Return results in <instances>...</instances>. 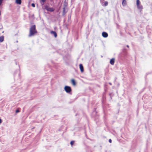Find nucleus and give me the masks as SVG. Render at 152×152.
<instances>
[{"instance_id":"24","label":"nucleus","mask_w":152,"mask_h":152,"mask_svg":"<svg viewBox=\"0 0 152 152\" xmlns=\"http://www.w3.org/2000/svg\"><path fill=\"white\" fill-rule=\"evenodd\" d=\"M126 47L128 48H129V46L128 45H127Z\"/></svg>"},{"instance_id":"11","label":"nucleus","mask_w":152,"mask_h":152,"mask_svg":"<svg viewBox=\"0 0 152 152\" xmlns=\"http://www.w3.org/2000/svg\"><path fill=\"white\" fill-rule=\"evenodd\" d=\"M4 39V37L3 36H2L0 37V42H2Z\"/></svg>"},{"instance_id":"2","label":"nucleus","mask_w":152,"mask_h":152,"mask_svg":"<svg viewBox=\"0 0 152 152\" xmlns=\"http://www.w3.org/2000/svg\"><path fill=\"white\" fill-rule=\"evenodd\" d=\"M64 90L67 93H69L71 91V89L70 87L66 86L65 87Z\"/></svg>"},{"instance_id":"16","label":"nucleus","mask_w":152,"mask_h":152,"mask_svg":"<svg viewBox=\"0 0 152 152\" xmlns=\"http://www.w3.org/2000/svg\"><path fill=\"white\" fill-rule=\"evenodd\" d=\"M74 143V141H72L70 142V144L71 145H73Z\"/></svg>"},{"instance_id":"23","label":"nucleus","mask_w":152,"mask_h":152,"mask_svg":"<svg viewBox=\"0 0 152 152\" xmlns=\"http://www.w3.org/2000/svg\"><path fill=\"white\" fill-rule=\"evenodd\" d=\"M2 122L0 118V124Z\"/></svg>"},{"instance_id":"4","label":"nucleus","mask_w":152,"mask_h":152,"mask_svg":"<svg viewBox=\"0 0 152 152\" xmlns=\"http://www.w3.org/2000/svg\"><path fill=\"white\" fill-rule=\"evenodd\" d=\"M102 36L106 38L108 37V35L107 33L104 32L102 33Z\"/></svg>"},{"instance_id":"14","label":"nucleus","mask_w":152,"mask_h":152,"mask_svg":"<svg viewBox=\"0 0 152 152\" xmlns=\"http://www.w3.org/2000/svg\"><path fill=\"white\" fill-rule=\"evenodd\" d=\"M136 4L137 6L140 4V2L139 0H137Z\"/></svg>"},{"instance_id":"17","label":"nucleus","mask_w":152,"mask_h":152,"mask_svg":"<svg viewBox=\"0 0 152 152\" xmlns=\"http://www.w3.org/2000/svg\"><path fill=\"white\" fill-rule=\"evenodd\" d=\"M104 0H100V2L102 4H103V1Z\"/></svg>"},{"instance_id":"3","label":"nucleus","mask_w":152,"mask_h":152,"mask_svg":"<svg viewBox=\"0 0 152 152\" xmlns=\"http://www.w3.org/2000/svg\"><path fill=\"white\" fill-rule=\"evenodd\" d=\"M45 9L48 11L50 12H53L54 10V9L53 8L49 7L48 6H47L45 7Z\"/></svg>"},{"instance_id":"13","label":"nucleus","mask_w":152,"mask_h":152,"mask_svg":"<svg viewBox=\"0 0 152 152\" xmlns=\"http://www.w3.org/2000/svg\"><path fill=\"white\" fill-rule=\"evenodd\" d=\"M72 83L74 85H76L74 79L72 80Z\"/></svg>"},{"instance_id":"9","label":"nucleus","mask_w":152,"mask_h":152,"mask_svg":"<svg viewBox=\"0 0 152 152\" xmlns=\"http://www.w3.org/2000/svg\"><path fill=\"white\" fill-rule=\"evenodd\" d=\"M126 4V0H123L122 1V5L124 7Z\"/></svg>"},{"instance_id":"15","label":"nucleus","mask_w":152,"mask_h":152,"mask_svg":"<svg viewBox=\"0 0 152 152\" xmlns=\"http://www.w3.org/2000/svg\"><path fill=\"white\" fill-rule=\"evenodd\" d=\"M65 7L63 8V13L64 14L66 13L65 12Z\"/></svg>"},{"instance_id":"22","label":"nucleus","mask_w":152,"mask_h":152,"mask_svg":"<svg viewBox=\"0 0 152 152\" xmlns=\"http://www.w3.org/2000/svg\"><path fill=\"white\" fill-rule=\"evenodd\" d=\"M109 142L110 143H111L112 142V140L111 139H110L109 140Z\"/></svg>"},{"instance_id":"8","label":"nucleus","mask_w":152,"mask_h":152,"mask_svg":"<svg viewBox=\"0 0 152 152\" xmlns=\"http://www.w3.org/2000/svg\"><path fill=\"white\" fill-rule=\"evenodd\" d=\"M137 7L138 8V9L139 10H142L143 9V7L140 4H139V5H137Z\"/></svg>"},{"instance_id":"21","label":"nucleus","mask_w":152,"mask_h":152,"mask_svg":"<svg viewBox=\"0 0 152 152\" xmlns=\"http://www.w3.org/2000/svg\"><path fill=\"white\" fill-rule=\"evenodd\" d=\"M20 111L18 110H17L16 111V113H17L19 112Z\"/></svg>"},{"instance_id":"25","label":"nucleus","mask_w":152,"mask_h":152,"mask_svg":"<svg viewBox=\"0 0 152 152\" xmlns=\"http://www.w3.org/2000/svg\"><path fill=\"white\" fill-rule=\"evenodd\" d=\"M109 84L110 85H112V83H109Z\"/></svg>"},{"instance_id":"7","label":"nucleus","mask_w":152,"mask_h":152,"mask_svg":"<svg viewBox=\"0 0 152 152\" xmlns=\"http://www.w3.org/2000/svg\"><path fill=\"white\" fill-rule=\"evenodd\" d=\"M115 62V59L114 58H112L111 59L110 61V64L112 65H113L114 64Z\"/></svg>"},{"instance_id":"1","label":"nucleus","mask_w":152,"mask_h":152,"mask_svg":"<svg viewBox=\"0 0 152 152\" xmlns=\"http://www.w3.org/2000/svg\"><path fill=\"white\" fill-rule=\"evenodd\" d=\"M37 33V31L36 29L35 25H33L30 28L29 34L28 35V36L31 37L33 36Z\"/></svg>"},{"instance_id":"12","label":"nucleus","mask_w":152,"mask_h":152,"mask_svg":"<svg viewBox=\"0 0 152 152\" xmlns=\"http://www.w3.org/2000/svg\"><path fill=\"white\" fill-rule=\"evenodd\" d=\"M108 2L107 1H105L104 2V5H103L102 4V5L103 6H107V5H108Z\"/></svg>"},{"instance_id":"19","label":"nucleus","mask_w":152,"mask_h":152,"mask_svg":"<svg viewBox=\"0 0 152 152\" xmlns=\"http://www.w3.org/2000/svg\"><path fill=\"white\" fill-rule=\"evenodd\" d=\"M43 3V4L45 2L46 0H40Z\"/></svg>"},{"instance_id":"20","label":"nucleus","mask_w":152,"mask_h":152,"mask_svg":"<svg viewBox=\"0 0 152 152\" xmlns=\"http://www.w3.org/2000/svg\"><path fill=\"white\" fill-rule=\"evenodd\" d=\"M31 6H32V7H34L35 6V4H34V3L32 4Z\"/></svg>"},{"instance_id":"5","label":"nucleus","mask_w":152,"mask_h":152,"mask_svg":"<svg viewBox=\"0 0 152 152\" xmlns=\"http://www.w3.org/2000/svg\"><path fill=\"white\" fill-rule=\"evenodd\" d=\"M80 68L81 72H83L84 71L83 67L82 64H80L79 65Z\"/></svg>"},{"instance_id":"10","label":"nucleus","mask_w":152,"mask_h":152,"mask_svg":"<svg viewBox=\"0 0 152 152\" xmlns=\"http://www.w3.org/2000/svg\"><path fill=\"white\" fill-rule=\"evenodd\" d=\"M16 2L17 4H21V0H16Z\"/></svg>"},{"instance_id":"18","label":"nucleus","mask_w":152,"mask_h":152,"mask_svg":"<svg viewBox=\"0 0 152 152\" xmlns=\"http://www.w3.org/2000/svg\"><path fill=\"white\" fill-rule=\"evenodd\" d=\"M3 0H0V6L2 4Z\"/></svg>"},{"instance_id":"6","label":"nucleus","mask_w":152,"mask_h":152,"mask_svg":"<svg viewBox=\"0 0 152 152\" xmlns=\"http://www.w3.org/2000/svg\"><path fill=\"white\" fill-rule=\"evenodd\" d=\"M50 33L51 34L53 35L55 37H57V34L56 32L53 31H51L50 32Z\"/></svg>"}]
</instances>
